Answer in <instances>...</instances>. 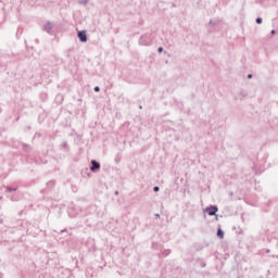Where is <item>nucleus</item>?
I'll return each instance as SVG.
<instances>
[{"label": "nucleus", "mask_w": 278, "mask_h": 278, "mask_svg": "<svg viewBox=\"0 0 278 278\" xmlns=\"http://www.w3.org/2000/svg\"><path fill=\"white\" fill-rule=\"evenodd\" d=\"M78 38L80 42H87L88 37L86 35V30L78 31Z\"/></svg>", "instance_id": "obj_1"}, {"label": "nucleus", "mask_w": 278, "mask_h": 278, "mask_svg": "<svg viewBox=\"0 0 278 278\" xmlns=\"http://www.w3.org/2000/svg\"><path fill=\"white\" fill-rule=\"evenodd\" d=\"M206 212H207L208 216H215L216 212H218V207L211 206V207L206 208Z\"/></svg>", "instance_id": "obj_2"}, {"label": "nucleus", "mask_w": 278, "mask_h": 278, "mask_svg": "<svg viewBox=\"0 0 278 278\" xmlns=\"http://www.w3.org/2000/svg\"><path fill=\"white\" fill-rule=\"evenodd\" d=\"M91 170H99L101 168V165L97 161H91Z\"/></svg>", "instance_id": "obj_3"}, {"label": "nucleus", "mask_w": 278, "mask_h": 278, "mask_svg": "<svg viewBox=\"0 0 278 278\" xmlns=\"http://www.w3.org/2000/svg\"><path fill=\"white\" fill-rule=\"evenodd\" d=\"M217 236H218V238L224 239L225 238V232H223V230L219 228L217 230Z\"/></svg>", "instance_id": "obj_4"}, {"label": "nucleus", "mask_w": 278, "mask_h": 278, "mask_svg": "<svg viewBox=\"0 0 278 278\" xmlns=\"http://www.w3.org/2000/svg\"><path fill=\"white\" fill-rule=\"evenodd\" d=\"M256 23H257L258 25H262V18H261V17H257V18H256Z\"/></svg>", "instance_id": "obj_5"}, {"label": "nucleus", "mask_w": 278, "mask_h": 278, "mask_svg": "<svg viewBox=\"0 0 278 278\" xmlns=\"http://www.w3.org/2000/svg\"><path fill=\"white\" fill-rule=\"evenodd\" d=\"M154 192H160V187H154Z\"/></svg>", "instance_id": "obj_6"}, {"label": "nucleus", "mask_w": 278, "mask_h": 278, "mask_svg": "<svg viewBox=\"0 0 278 278\" xmlns=\"http://www.w3.org/2000/svg\"><path fill=\"white\" fill-rule=\"evenodd\" d=\"M162 51H164V48L160 47L159 48V53H162Z\"/></svg>", "instance_id": "obj_7"}, {"label": "nucleus", "mask_w": 278, "mask_h": 278, "mask_svg": "<svg viewBox=\"0 0 278 278\" xmlns=\"http://www.w3.org/2000/svg\"><path fill=\"white\" fill-rule=\"evenodd\" d=\"M99 90H100L99 87H94L96 92H99Z\"/></svg>", "instance_id": "obj_8"}, {"label": "nucleus", "mask_w": 278, "mask_h": 278, "mask_svg": "<svg viewBox=\"0 0 278 278\" xmlns=\"http://www.w3.org/2000/svg\"><path fill=\"white\" fill-rule=\"evenodd\" d=\"M248 77H249V79H251V77H253V75L249 74Z\"/></svg>", "instance_id": "obj_9"}, {"label": "nucleus", "mask_w": 278, "mask_h": 278, "mask_svg": "<svg viewBox=\"0 0 278 278\" xmlns=\"http://www.w3.org/2000/svg\"><path fill=\"white\" fill-rule=\"evenodd\" d=\"M271 34H275V30H271Z\"/></svg>", "instance_id": "obj_10"}]
</instances>
